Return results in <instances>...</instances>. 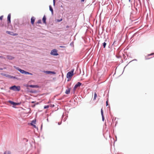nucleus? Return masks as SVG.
Segmentation results:
<instances>
[{"instance_id": "obj_28", "label": "nucleus", "mask_w": 154, "mask_h": 154, "mask_svg": "<svg viewBox=\"0 0 154 154\" xmlns=\"http://www.w3.org/2000/svg\"><path fill=\"white\" fill-rule=\"evenodd\" d=\"M53 5L54 6L55 5V0H53Z\"/></svg>"}, {"instance_id": "obj_42", "label": "nucleus", "mask_w": 154, "mask_h": 154, "mask_svg": "<svg viewBox=\"0 0 154 154\" xmlns=\"http://www.w3.org/2000/svg\"><path fill=\"white\" fill-rule=\"evenodd\" d=\"M85 0H81V1L82 2H84Z\"/></svg>"}, {"instance_id": "obj_15", "label": "nucleus", "mask_w": 154, "mask_h": 154, "mask_svg": "<svg viewBox=\"0 0 154 154\" xmlns=\"http://www.w3.org/2000/svg\"><path fill=\"white\" fill-rule=\"evenodd\" d=\"M8 102L11 103V104L14 105L15 106L16 103L14 102L13 101H12L11 100H9Z\"/></svg>"}, {"instance_id": "obj_55", "label": "nucleus", "mask_w": 154, "mask_h": 154, "mask_svg": "<svg viewBox=\"0 0 154 154\" xmlns=\"http://www.w3.org/2000/svg\"><path fill=\"white\" fill-rule=\"evenodd\" d=\"M1 57V56H0V57Z\"/></svg>"}, {"instance_id": "obj_23", "label": "nucleus", "mask_w": 154, "mask_h": 154, "mask_svg": "<svg viewBox=\"0 0 154 154\" xmlns=\"http://www.w3.org/2000/svg\"><path fill=\"white\" fill-rule=\"evenodd\" d=\"M37 23H38V24H39V23H42V20H39L37 22Z\"/></svg>"}, {"instance_id": "obj_19", "label": "nucleus", "mask_w": 154, "mask_h": 154, "mask_svg": "<svg viewBox=\"0 0 154 154\" xmlns=\"http://www.w3.org/2000/svg\"><path fill=\"white\" fill-rule=\"evenodd\" d=\"M106 45V43L104 42L103 43V46L104 48H105Z\"/></svg>"}, {"instance_id": "obj_37", "label": "nucleus", "mask_w": 154, "mask_h": 154, "mask_svg": "<svg viewBox=\"0 0 154 154\" xmlns=\"http://www.w3.org/2000/svg\"><path fill=\"white\" fill-rule=\"evenodd\" d=\"M32 122H33V123H35V120H33Z\"/></svg>"}, {"instance_id": "obj_51", "label": "nucleus", "mask_w": 154, "mask_h": 154, "mask_svg": "<svg viewBox=\"0 0 154 154\" xmlns=\"http://www.w3.org/2000/svg\"><path fill=\"white\" fill-rule=\"evenodd\" d=\"M152 55V54H150L149 55Z\"/></svg>"}, {"instance_id": "obj_26", "label": "nucleus", "mask_w": 154, "mask_h": 154, "mask_svg": "<svg viewBox=\"0 0 154 154\" xmlns=\"http://www.w3.org/2000/svg\"><path fill=\"white\" fill-rule=\"evenodd\" d=\"M23 140L26 141V142L28 141V140L26 138H24L23 139Z\"/></svg>"}, {"instance_id": "obj_16", "label": "nucleus", "mask_w": 154, "mask_h": 154, "mask_svg": "<svg viewBox=\"0 0 154 154\" xmlns=\"http://www.w3.org/2000/svg\"><path fill=\"white\" fill-rule=\"evenodd\" d=\"M97 97V94L96 92L94 93V96L93 98V100H96V97Z\"/></svg>"}, {"instance_id": "obj_53", "label": "nucleus", "mask_w": 154, "mask_h": 154, "mask_svg": "<svg viewBox=\"0 0 154 154\" xmlns=\"http://www.w3.org/2000/svg\"><path fill=\"white\" fill-rule=\"evenodd\" d=\"M122 0H121V2H122Z\"/></svg>"}, {"instance_id": "obj_44", "label": "nucleus", "mask_w": 154, "mask_h": 154, "mask_svg": "<svg viewBox=\"0 0 154 154\" xmlns=\"http://www.w3.org/2000/svg\"><path fill=\"white\" fill-rule=\"evenodd\" d=\"M35 106V105H34L33 106H32V107H34Z\"/></svg>"}, {"instance_id": "obj_9", "label": "nucleus", "mask_w": 154, "mask_h": 154, "mask_svg": "<svg viewBox=\"0 0 154 154\" xmlns=\"http://www.w3.org/2000/svg\"><path fill=\"white\" fill-rule=\"evenodd\" d=\"M45 72L47 74H49L52 73V74H56V72L54 71H45Z\"/></svg>"}, {"instance_id": "obj_14", "label": "nucleus", "mask_w": 154, "mask_h": 154, "mask_svg": "<svg viewBox=\"0 0 154 154\" xmlns=\"http://www.w3.org/2000/svg\"><path fill=\"white\" fill-rule=\"evenodd\" d=\"M6 33L8 34L13 35L14 32H12L7 31Z\"/></svg>"}, {"instance_id": "obj_13", "label": "nucleus", "mask_w": 154, "mask_h": 154, "mask_svg": "<svg viewBox=\"0 0 154 154\" xmlns=\"http://www.w3.org/2000/svg\"><path fill=\"white\" fill-rule=\"evenodd\" d=\"M49 9H50V11L51 12L52 14H53V8H52L51 6V5H50L49 6Z\"/></svg>"}, {"instance_id": "obj_3", "label": "nucleus", "mask_w": 154, "mask_h": 154, "mask_svg": "<svg viewBox=\"0 0 154 154\" xmlns=\"http://www.w3.org/2000/svg\"><path fill=\"white\" fill-rule=\"evenodd\" d=\"M74 69H73L71 71L68 72L66 75V77L68 79L71 78L72 76L73 75Z\"/></svg>"}, {"instance_id": "obj_39", "label": "nucleus", "mask_w": 154, "mask_h": 154, "mask_svg": "<svg viewBox=\"0 0 154 154\" xmlns=\"http://www.w3.org/2000/svg\"><path fill=\"white\" fill-rule=\"evenodd\" d=\"M120 2H121V0H119V1H118V3H119Z\"/></svg>"}, {"instance_id": "obj_41", "label": "nucleus", "mask_w": 154, "mask_h": 154, "mask_svg": "<svg viewBox=\"0 0 154 154\" xmlns=\"http://www.w3.org/2000/svg\"><path fill=\"white\" fill-rule=\"evenodd\" d=\"M148 17V13H147L146 15V18H147Z\"/></svg>"}, {"instance_id": "obj_33", "label": "nucleus", "mask_w": 154, "mask_h": 154, "mask_svg": "<svg viewBox=\"0 0 154 154\" xmlns=\"http://www.w3.org/2000/svg\"><path fill=\"white\" fill-rule=\"evenodd\" d=\"M108 100H107L106 101V106H107L108 105Z\"/></svg>"}, {"instance_id": "obj_50", "label": "nucleus", "mask_w": 154, "mask_h": 154, "mask_svg": "<svg viewBox=\"0 0 154 154\" xmlns=\"http://www.w3.org/2000/svg\"><path fill=\"white\" fill-rule=\"evenodd\" d=\"M61 7H63V6H62V5H61Z\"/></svg>"}, {"instance_id": "obj_34", "label": "nucleus", "mask_w": 154, "mask_h": 154, "mask_svg": "<svg viewBox=\"0 0 154 154\" xmlns=\"http://www.w3.org/2000/svg\"><path fill=\"white\" fill-rule=\"evenodd\" d=\"M70 45L71 46H72L73 45V42H71V43H70Z\"/></svg>"}, {"instance_id": "obj_7", "label": "nucleus", "mask_w": 154, "mask_h": 154, "mask_svg": "<svg viewBox=\"0 0 154 154\" xmlns=\"http://www.w3.org/2000/svg\"><path fill=\"white\" fill-rule=\"evenodd\" d=\"M82 83L79 82L75 85L73 88V90L75 91V89L78 87H80L82 85Z\"/></svg>"}, {"instance_id": "obj_35", "label": "nucleus", "mask_w": 154, "mask_h": 154, "mask_svg": "<svg viewBox=\"0 0 154 154\" xmlns=\"http://www.w3.org/2000/svg\"><path fill=\"white\" fill-rule=\"evenodd\" d=\"M3 69H5V68H3L0 67V70H2Z\"/></svg>"}, {"instance_id": "obj_54", "label": "nucleus", "mask_w": 154, "mask_h": 154, "mask_svg": "<svg viewBox=\"0 0 154 154\" xmlns=\"http://www.w3.org/2000/svg\"><path fill=\"white\" fill-rule=\"evenodd\" d=\"M67 81H69V80L68 79Z\"/></svg>"}, {"instance_id": "obj_1", "label": "nucleus", "mask_w": 154, "mask_h": 154, "mask_svg": "<svg viewBox=\"0 0 154 154\" xmlns=\"http://www.w3.org/2000/svg\"><path fill=\"white\" fill-rule=\"evenodd\" d=\"M141 4L140 0H137L134 2V6L135 8L136 11L134 12L132 11L131 13V17H133L134 15H135L137 14V8H139L141 6Z\"/></svg>"}, {"instance_id": "obj_27", "label": "nucleus", "mask_w": 154, "mask_h": 154, "mask_svg": "<svg viewBox=\"0 0 154 154\" xmlns=\"http://www.w3.org/2000/svg\"><path fill=\"white\" fill-rule=\"evenodd\" d=\"M101 115H103V110L102 109H101Z\"/></svg>"}, {"instance_id": "obj_5", "label": "nucleus", "mask_w": 154, "mask_h": 154, "mask_svg": "<svg viewBox=\"0 0 154 154\" xmlns=\"http://www.w3.org/2000/svg\"><path fill=\"white\" fill-rule=\"evenodd\" d=\"M50 54L54 56H57L58 54L57 52V50L55 49H53L51 50Z\"/></svg>"}, {"instance_id": "obj_18", "label": "nucleus", "mask_w": 154, "mask_h": 154, "mask_svg": "<svg viewBox=\"0 0 154 154\" xmlns=\"http://www.w3.org/2000/svg\"><path fill=\"white\" fill-rule=\"evenodd\" d=\"M3 154H11V152L9 151H6L4 152Z\"/></svg>"}, {"instance_id": "obj_24", "label": "nucleus", "mask_w": 154, "mask_h": 154, "mask_svg": "<svg viewBox=\"0 0 154 154\" xmlns=\"http://www.w3.org/2000/svg\"><path fill=\"white\" fill-rule=\"evenodd\" d=\"M49 107V106L48 105L45 106H44V108L45 109H46L48 108Z\"/></svg>"}, {"instance_id": "obj_36", "label": "nucleus", "mask_w": 154, "mask_h": 154, "mask_svg": "<svg viewBox=\"0 0 154 154\" xmlns=\"http://www.w3.org/2000/svg\"><path fill=\"white\" fill-rule=\"evenodd\" d=\"M66 117H65L63 119V121H65L66 120Z\"/></svg>"}, {"instance_id": "obj_8", "label": "nucleus", "mask_w": 154, "mask_h": 154, "mask_svg": "<svg viewBox=\"0 0 154 154\" xmlns=\"http://www.w3.org/2000/svg\"><path fill=\"white\" fill-rule=\"evenodd\" d=\"M11 14H8L7 17V20L8 23H11Z\"/></svg>"}, {"instance_id": "obj_47", "label": "nucleus", "mask_w": 154, "mask_h": 154, "mask_svg": "<svg viewBox=\"0 0 154 154\" xmlns=\"http://www.w3.org/2000/svg\"><path fill=\"white\" fill-rule=\"evenodd\" d=\"M63 116H64V115H63V114L62 115V117H63Z\"/></svg>"}, {"instance_id": "obj_52", "label": "nucleus", "mask_w": 154, "mask_h": 154, "mask_svg": "<svg viewBox=\"0 0 154 154\" xmlns=\"http://www.w3.org/2000/svg\"><path fill=\"white\" fill-rule=\"evenodd\" d=\"M42 125L41 126V128H42Z\"/></svg>"}, {"instance_id": "obj_22", "label": "nucleus", "mask_w": 154, "mask_h": 154, "mask_svg": "<svg viewBox=\"0 0 154 154\" xmlns=\"http://www.w3.org/2000/svg\"><path fill=\"white\" fill-rule=\"evenodd\" d=\"M14 57H12L11 56H9L8 57V58L9 59H10V60H12L13 59H14Z\"/></svg>"}, {"instance_id": "obj_45", "label": "nucleus", "mask_w": 154, "mask_h": 154, "mask_svg": "<svg viewBox=\"0 0 154 154\" xmlns=\"http://www.w3.org/2000/svg\"><path fill=\"white\" fill-rule=\"evenodd\" d=\"M32 125H33V126H34L35 127V125H32Z\"/></svg>"}, {"instance_id": "obj_48", "label": "nucleus", "mask_w": 154, "mask_h": 154, "mask_svg": "<svg viewBox=\"0 0 154 154\" xmlns=\"http://www.w3.org/2000/svg\"><path fill=\"white\" fill-rule=\"evenodd\" d=\"M129 2H130L131 0H128Z\"/></svg>"}, {"instance_id": "obj_46", "label": "nucleus", "mask_w": 154, "mask_h": 154, "mask_svg": "<svg viewBox=\"0 0 154 154\" xmlns=\"http://www.w3.org/2000/svg\"><path fill=\"white\" fill-rule=\"evenodd\" d=\"M47 120L48 122V119H47Z\"/></svg>"}, {"instance_id": "obj_25", "label": "nucleus", "mask_w": 154, "mask_h": 154, "mask_svg": "<svg viewBox=\"0 0 154 154\" xmlns=\"http://www.w3.org/2000/svg\"><path fill=\"white\" fill-rule=\"evenodd\" d=\"M101 116H102V121H104V117L103 115H101Z\"/></svg>"}, {"instance_id": "obj_40", "label": "nucleus", "mask_w": 154, "mask_h": 154, "mask_svg": "<svg viewBox=\"0 0 154 154\" xmlns=\"http://www.w3.org/2000/svg\"><path fill=\"white\" fill-rule=\"evenodd\" d=\"M120 2H121V0H119V1H118V3H119Z\"/></svg>"}, {"instance_id": "obj_6", "label": "nucleus", "mask_w": 154, "mask_h": 154, "mask_svg": "<svg viewBox=\"0 0 154 154\" xmlns=\"http://www.w3.org/2000/svg\"><path fill=\"white\" fill-rule=\"evenodd\" d=\"M14 67L15 69H16L17 70L19 71L21 73L23 74H25V72H26L25 71L20 69L19 67H16L15 66H14Z\"/></svg>"}, {"instance_id": "obj_2", "label": "nucleus", "mask_w": 154, "mask_h": 154, "mask_svg": "<svg viewBox=\"0 0 154 154\" xmlns=\"http://www.w3.org/2000/svg\"><path fill=\"white\" fill-rule=\"evenodd\" d=\"M10 89L14 91H19L21 89L20 86H16V85H14L10 87Z\"/></svg>"}, {"instance_id": "obj_21", "label": "nucleus", "mask_w": 154, "mask_h": 154, "mask_svg": "<svg viewBox=\"0 0 154 154\" xmlns=\"http://www.w3.org/2000/svg\"><path fill=\"white\" fill-rule=\"evenodd\" d=\"M62 18H61L60 19H57V20H56V22H60V21H62Z\"/></svg>"}, {"instance_id": "obj_43", "label": "nucleus", "mask_w": 154, "mask_h": 154, "mask_svg": "<svg viewBox=\"0 0 154 154\" xmlns=\"http://www.w3.org/2000/svg\"><path fill=\"white\" fill-rule=\"evenodd\" d=\"M54 104L52 105V107H54Z\"/></svg>"}, {"instance_id": "obj_31", "label": "nucleus", "mask_w": 154, "mask_h": 154, "mask_svg": "<svg viewBox=\"0 0 154 154\" xmlns=\"http://www.w3.org/2000/svg\"><path fill=\"white\" fill-rule=\"evenodd\" d=\"M20 104V103H16L15 106L18 105H19Z\"/></svg>"}, {"instance_id": "obj_30", "label": "nucleus", "mask_w": 154, "mask_h": 154, "mask_svg": "<svg viewBox=\"0 0 154 154\" xmlns=\"http://www.w3.org/2000/svg\"><path fill=\"white\" fill-rule=\"evenodd\" d=\"M60 48H65V47L64 46H60Z\"/></svg>"}, {"instance_id": "obj_11", "label": "nucleus", "mask_w": 154, "mask_h": 154, "mask_svg": "<svg viewBox=\"0 0 154 154\" xmlns=\"http://www.w3.org/2000/svg\"><path fill=\"white\" fill-rule=\"evenodd\" d=\"M70 88H68L67 90H66L65 91V93L66 94H69L70 93Z\"/></svg>"}, {"instance_id": "obj_12", "label": "nucleus", "mask_w": 154, "mask_h": 154, "mask_svg": "<svg viewBox=\"0 0 154 154\" xmlns=\"http://www.w3.org/2000/svg\"><path fill=\"white\" fill-rule=\"evenodd\" d=\"M46 17L45 15H44L42 18V21L43 23L45 24H46Z\"/></svg>"}, {"instance_id": "obj_17", "label": "nucleus", "mask_w": 154, "mask_h": 154, "mask_svg": "<svg viewBox=\"0 0 154 154\" xmlns=\"http://www.w3.org/2000/svg\"><path fill=\"white\" fill-rule=\"evenodd\" d=\"M29 87L31 88H37V85H30Z\"/></svg>"}, {"instance_id": "obj_49", "label": "nucleus", "mask_w": 154, "mask_h": 154, "mask_svg": "<svg viewBox=\"0 0 154 154\" xmlns=\"http://www.w3.org/2000/svg\"><path fill=\"white\" fill-rule=\"evenodd\" d=\"M32 103H34V101H32Z\"/></svg>"}, {"instance_id": "obj_29", "label": "nucleus", "mask_w": 154, "mask_h": 154, "mask_svg": "<svg viewBox=\"0 0 154 154\" xmlns=\"http://www.w3.org/2000/svg\"><path fill=\"white\" fill-rule=\"evenodd\" d=\"M3 16H1L0 17V20H2L3 18Z\"/></svg>"}, {"instance_id": "obj_4", "label": "nucleus", "mask_w": 154, "mask_h": 154, "mask_svg": "<svg viewBox=\"0 0 154 154\" xmlns=\"http://www.w3.org/2000/svg\"><path fill=\"white\" fill-rule=\"evenodd\" d=\"M1 74L5 77H8L9 78L17 79V78L15 76H11V75H9L8 74L2 73Z\"/></svg>"}, {"instance_id": "obj_20", "label": "nucleus", "mask_w": 154, "mask_h": 154, "mask_svg": "<svg viewBox=\"0 0 154 154\" xmlns=\"http://www.w3.org/2000/svg\"><path fill=\"white\" fill-rule=\"evenodd\" d=\"M25 74L32 75V73H30V72H29L26 71L25 72Z\"/></svg>"}, {"instance_id": "obj_32", "label": "nucleus", "mask_w": 154, "mask_h": 154, "mask_svg": "<svg viewBox=\"0 0 154 154\" xmlns=\"http://www.w3.org/2000/svg\"><path fill=\"white\" fill-rule=\"evenodd\" d=\"M17 33H13V35L14 36H16V35H17Z\"/></svg>"}, {"instance_id": "obj_38", "label": "nucleus", "mask_w": 154, "mask_h": 154, "mask_svg": "<svg viewBox=\"0 0 154 154\" xmlns=\"http://www.w3.org/2000/svg\"><path fill=\"white\" fill-rule=\"evenodd\" d=\"M61 122H59L58 123V125H60L61 124Z\"/></svg>"}, {"instance_id": "obj_10", "label": "nucleus", "mask_w": 154, "mask_h": 154, "mask_svg": "<svg viewBox=\"0 0 154 154\" xmlns=\"http://www.w3.org/2000/svg\"><path fill=\"white\" fill-rule=\"evenodd\" d=\"M35 20V18L34 17H31V23L32 25L34 24Z\"/></svg>"}]
</instances>
